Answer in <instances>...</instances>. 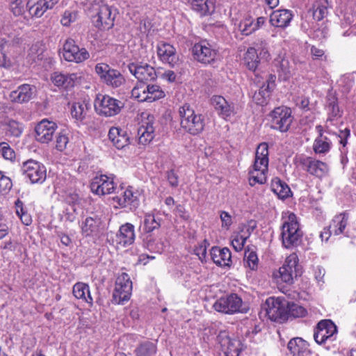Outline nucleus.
Wrapping results in <instances>:
<instances>
[{
	"label": "nucleus",
	"instance_id": "nucleus-7",
	"mask_svg": "<svg viewBox=\"0 0 356 356\" xmlns=\"http://www.w3.org/2000/svg\"><path fill=\"white\" fill-rule=\"evenodd\" d=\"M132 291V282L129 275L122 273L116 279L113 293V301L116 304L123 305L130 299Z\"/></svg>",
	"mask_w": 356,
	"mask_h": 356
},
{
	"label": "nucleus",
	"instance_id": "nucleus-31",
	"mask_svg": "<svg viewBox=\"0 0 356 356\" xmlns=\"http://www.w3.org/2000/svg\"><path fill=\"white\" fill-rule=\"evenodd\" d=\"M191 3L193 10L201 16L211 15L215 10L214 0H191Z\"/></svg>",
	"mask_w": 356,
	"mask_h": 356
},
{
	"label": "nucleus",
	"instance_id": "nucleus-12",
	"mask_svg": "<svg viewBox=\"0 0 356 356\" xmlns=\"http://www.w3.org/2000/svg\"><path fill=\"white\" fill-rule=\"evenodd\" d=\"M217 341L226 356H239L243 345L238 339L230 338L226 330H221L217 336Z\"/></svg>",
	"mask_w": 356,
	"mask_h": 356
},
{
	"label": "nucleus",
	"instance_id": "nucleus-4",
	"mask_svg": "<svg viewBox=\"0 0 356 356\" xmlns=\"http://www.w3.org/2000/svg\"><path fill=\"white\" fill-rule=\"evenodd\" d=\"M124 104L108 95L98 94L95 99L94 106L96 113L104 117L115 116L121 112Z\"/></svg>",
	"mask_w": 356,
	"mask_h": 356
},
{
	"label": "nucleus",
	"instance_id": "nucleus-63",
	"mask_svg": "<svg viewBox=\"0 0 356 356\" xmlns=\"http://www.w3.org/2000/svg\"><path fill=\"white\" fill-rule=\"evenodd\" d=\"M166 179L170 186L177 187L179 185V176L174 170L166 172Z\"/></svg>",
	"mask_w": 356,
	"mask_h": 356
},
{
	"label": "nucleus",
	"instance_id": "nucleus-3",
	"mask_svg": "<svg viewBox=\"0 0 356 356\" xmlns=\"http://www.w3.org/2000/svg\"><path fill=\"white\" fill-rule=\"evenodd\" d=\"M179 116L181 127L191 135L200 134L204 128V118L200 113H197L188 104L179 108Z\"/></svg>",
	"mask_w": 356,
	"mask_h": 356
},
{
	"label": "nucleus",
	"instance_id": "nucleus-27",
	"mask_svg": "<svg viewBox=\"0 0 356 356\" xmlns=\"http://www.w3.org/2000/svg\"><path fill=\"white\" fill-rule=\"evenodd\" d=\"M35 87L29 84H22L17 90H13L10 94V98L12 102L16 103H24L29 102L33 94Z\"/></svg>",
	"mask_w": 356,
	"mask_h": 356
},
{
	"label": "nucleus",
	"instance_id": "nucleus-10",
	"mask_svg": "<svg viewBox=\"0 0 356 356\" xmlns=\"http://www.w3.org/2000/svg\"><path fill=\"white\" fill-rule=\"evenodd\" d=\"M21 170L23 175L29 179L32 184L42 183L46 179V168L35 160L29 159L24 162Z\"/></svg>",
	"mask_w": 356,
	"mask_h": 356
},
{
	"label": "nucleus",
	"instance_id": "nucleus-29",
	"mask_svg": "<svg viewBox=\"0 0 356 356\" xmlns=\"http://www.w3.org/2000/svg\"><path fill=\"white\" fill-rule=\"evenodd\" d=\"M76 79L77 76L74 73L65 74L59 72L53 73L51 76V81L55 86L65 88L73 87Z\"/></svg>",
	"mask_w": 356,
	"mask_h": 356
},
{
	"label": "nucleus",
	"instance_id": "nucleus-46",
	"mask_svg": "<svg viewBox=\"0 0 356 356\" xmlns=\"http://www.w3.org/2000/svg\"><path fill=\"white\" fill-rule=\"evenodd\" d=\"M147 102H153L156 100L162 99L165 97V92L162 88L155 84H147Z\"/></svg>",
	"mask_w": 356,
	"mask_h": 356
},
{
	"label": "nucleus",
	"instance_id": "nucleus-59",
	"mask_svg": "<svg viewBox=\"0 0 356 356\" xmlns=\"http://www.w3.org/2000/svg\"><path fill=\"white\" fill-rule=\"evenodd\" d=\"M12 186L11 179L0 172V193H6L8 192L11 189Z\"/></svg>",
	"mask_w": 356,
	"mask_h": 356
},
{
	"label": "nucleus",
	"instance_id": "nucleus-35",
	"mask_svg": "<svg viewBox=\"0 0 356 356\" xmlns=\"http://www.w3.org/2000/svg\"><path fill=\"white\" fill-rule=\"evenodd\" d=\"M72 293L76 298L81 299L90 305H92L93 299L90 293L89 286L87 284L83 282L76 283L73 286Z\"/></svg>",
	"mask_w": 356,
	"mask_h": 356
},
{
	"label": "nucleus",
	"instance_id": "nucleus-2",
	"mask_svg": "<svg viewBox=\"0 0 356 356\" xmlns=\"http://www.w3.org/2000/svg\"><path fill=\"white\" fill-rule=\"evenodd\" d=\"M302 236L298 218L292 212H285L282 216L281 238L282 245L286 248L296 246Z\"/></svg>",
	"mask_w": 356,
	"mask_h": 356
},
{
	"label": "nucleus",
	"instance_id": "nucleus-18",
	"mask_svg": "<svg viewBox=\"0 0 356 356\" xmlns=\"http://www.w3.org/2000/svg\"><path fill=\"white\" fill-rule=\"evenodd\" d=\"M154 118L151 115H147V117L141 120L138 129L139 144L146 145L153 140L154 137Z\"/></svg>",
	"mask_w": 356,
	"mask_h": 356
},
{
	"label": "nucleus",
	"instance_id": "nucleus-30",
	"mask_svg": "<svg viewBox=\"0 0 356 356\" xmlns=\"http://www.w3.org/2000/svg\"><path fill=\"white\" fill-rule=\"evenodd\" d=\"M157 54L163 63L174 66L179 60L174 46H157Z\"/></svg>",
	"mask_w": 356,
	"mask_h": 356
},
{
	"label": "nucleus",
	"instance_id": "nucleus-32",
	"mask_svg": "<svg viewBox=\"0 0 356 356\" xmlns=\"http://www.w3.org/2000/svg\"><path fill=\"white\" fill-rule=\"evenodd\" d=\"M348 215L346 213H341L336 215L330 224L332 233L335 236H338L344 233L346 227L348 225Z\"/></svg>",
	"mask_w": 356,
	"mask_h": 356
},
{
	"label": "nucleus",
	"instance_id": "nucleus-8",
	"mask_svg": "<svg viewBox=\"0 0 356 356\" xmlns=\"http://www.w3.org/2000/svg\"><path fill=\"white\" fill-rule=\"evenodd\" d=\"M242 305V299L237 294L232 293L218 299L213 307L218 312L232 314L237 312H243Z\"/></svg>",
	"mask_w": 356,
	"mask_h": 356
},
{
	"label": "nucleus",
	"instance_id": "nucleus-6",
	"mask_svg": "<svg viewBox=\"0 0 356 356\" xmlns=\"http://www.w3.org/2000/svg\"><path fill=\"white\" fill-rule=\"evenodd\" d=\"M298 163L303 170L320 179L329 174L328 165L312 156H301L298 158Z\"/></svg>",
	"mask_w": 356,
	"mask_h": 356
},
{
	"label": "nucleus",
	"instance_id": "nucleus-54",
	"mask_svg": "<svg viewBox=\"0 0 356 356\" xmlns=\"http://www.w3.org/2000/svg\"><path fill=\"white\" fill-rule=\"evenodd\" d=\"M258 257L257 254L254 251H245L244 256V265L250 269L254 270L258 267Z\"/></svg>",
	"mask_w": 356,
	"mask_h": 356
},
{
	"label": "nucleus",
	"instance_id": "nucleus-38",
	"mask_svg": "<svg viewBox=\"0 0 356 356\" xmlns=\"http://www.w3.org/2000/svg\"><path fill=\"white\" fill-rule=\"evenodd\" d=\"M329 3L327 0H315L313 5V19L321 21L328 15Z\"/></svg>",
	"mask_w": 356,
	"mask_h": 356
},
{
	"label": "nucleus",
	"instance_id": "nucleus-21",
	"mask_svg": "<svg viewBox=\"0 0 356 356\" xmlns=\"http://www.w3.org/2000/svg\"><path fill=\"white\" fill-rule=\"evenodd\" d=\"M60 54L69 62L81 63L89 58L88 51L85 48H79V46H63Z\"/></svg>",
	"mask_w": 356,
	"mask_h": 356
},
{
	"label": "nucleus",
	"instance_id": "nucleus-51",
	"mask_svg": "<svg viewBox=\"0 0 356 356\" xmlns=\"http://www.w3.org/2000/svg\"><path fill=\"white\" fill-rule=\"evenodd\" d=\"M287 318L289 316L293 318H301L307 315V310L302 306L294 302L288 301L287 305Z\"/></svg>",
	"mask_w": 356,
	"mask_h": 356
},
{
	"label": "nucleus",
	"instance_id": "nucleus-56",
	"mask_svg": "<svg viewBox=\"0 0 356 356\" xmlns=\"http://www.w3.org/2000/svg\"><path fill=\"white\" fill-rule=\"evenodd\" d=\"M0 153L6 160L12 161L15 158V151L10 147L9 144L6 142L0 143Z\"/></svg>",
	"mask_w": 356,
	"mask_h": 356
},
{
	"label": "nucleus",
	"instance_id": "nucleus-22",
	"mask_svg": "<svg viewBox=\"0 0 356 356\" xmlns=\"http://www.w3.org/2000/svg\"><path fill=\"white\" fill-rule=\"evenodd\" d=\"M109 140L118 149H122L129 144V136L127 131L119 127H112L108 134Z\"/></svg>",
	"mask_w": 356,
	"mask_h": 356
},
{
	"label": "nucleus",
	"instance_id": "nucleus-13",
	"mask_svg": "<svg viewBox=\"0 0 356 356\" xmlns=\"http://www.w3.org/2000/svg\"><path fill=\"white\" fill-rule=\"evenodd\" d=\"M113 200L118 206L131 210L136 208L139 203L137 192L131 186L120 188L118 195L113 197Z\"/></svg>",
	"mask_w": 356,
	"mask_h": 356
},
{
	"label": "nucleus",
	"instance_id": "nucleus-44",
	"mask_svg": "<svg viewBox=\"0 0 356 356\" xmlns=\"http://www.w3.org/2000/svg\"><path fill=\"white\" fill-rule=\"evenodd\" d=\"M101 223L99 218L88 217L82 222L81 229L82 232L86 236L92 235L93 233L98 231V227Z\"/></svg>",
	"mask_w": 356,
	"mask_h": 356
},
{
	"label": "nucleus",
	"instance_id": "nucleus-62",
	"mask_svg": "<svg viewBox=\"0 0 356 356\" xmlns=\"http://www.w3.org/2000/svg\"><path fill=\"white\" fill-rule=\"evenodd\" d=\"M152 24L151 20L148 18L142 19L140 22L139 30L141 33L148 35L151 33Z\"/></svg>",
	"mask_w": 356,
	"mask_h": 356
},
{
	"label": "nucleus",
	"instance_id": "nucleus-15",
	"mask_svg": "<svg viewBox=\"0 0 356 356\" xmlns=\"http://www.w3.org/2000/svg\"><path fill=\"white\" fill-rule=\"evenodd\" d=\"M337 332V326L330 320H323L318 323L314 338L317 343L322 344L327 340L333 341Z\"/></svg>",
	"mask_w": 356,
	"mask_h": 356
},
{
	"label": "nucleus",
	"instance_id": "nucleus-14",
	"mask_svg": "<svg viewBox=\"0 0 356 356\" xmlns=\"http://www.w3.org/2000/svg\"><path fill=\"white\" fill-rule=\"evenodd\" d=\"M115 184L113 176L101 175L92 179L90 183L91 191L97 195H104L113 192Z\"/></svg>",
	"mask_w": 356,
	"mask_h": 356
},
{
	"label": "nucleus",
	"instance_id": "nucleus-40",
	"mask_svg": "<svg viewBox=\"0 0 356 356\" xmlns=\"http://www.w3.org/2000/svg\"><path fill=\"white\" fill-rule=\"evenodd\" d=\"M271 188L274 193H275L280 199L287 198L291 194V191L289 186L279 178H275L273 179Z\"/></svg>",
	"mask_w": 356,
	"mask_h": 356
},
{
	"label": "nucleus",
	"instance_id": "nucleus-42",
	"mask_svg": "<svg viewBox=\"0 0 356 356\" xmlns=\"http://www.w3.org/2000/svg\"><path fill=\"white\" fill-rule=\"evenodd\" d=\"M259 49L254 47H250L248 49L245 56L244 61L247 67L252 71H254L259 63V56L258 54Z\"/></svg>",
	"mask_w": 356,
	"mask_h": 356
},
{
	"label": "nucleus",
	"instance_id": "nucleus-39",
	"mask_svg": "<svg viewBox=\"0 0 356 356\" xmlns=\"http://www.w3.org/2000/svg\"><path fill=\"white\" fill-rule=\"evenodd\" d=\"M156 352V343L150 341H145L139 343L134 350L136 356H155Z\"/></svg>",
	"mask_w": 356,
	"mask_h": 356
},
{
	"label": "nucleus",
	"instance_id": "nucleus-34",
	"mask_svg": "<svg viewBox=\"0 0 356 356\" xmlns=\"http://www.w3.org/2000/svg\"><path fill=\"white\" fill-rule=\"evenodd\" d=\"M274 63L277 67L279 77L283 80L289 79L292 75L293 68L289 60L280 56L277 58L275 59Z\"/></svg>",
	"mask_w": 356,
	"mask_h": 356
},
{
	"label": "nucleus",
	"instance_id": "nucleus-36",
	"mask_svg": "<svg viewBox=\"0 0 356 356\" xmlns=\"http://www.w3.org/2000/svg\"><path fill=\"white\" fill-rule=\"evenodd\" d=\"M26 8L30 15L35 17H42L47 10H50L43 0H29Z\"/></svg>",
	"mask_w": 356,
	"mask_h": 356
},
{
	"label": "nucleus",
	"instance_id": "nucleus-20",
	"mask_svg": "<svg viewBox=\"0 0 356 356\" xmlns=\"http://www.w3.org/2000/svg\"><path fill=\"white\" fill-rule=\"evenodd\" d=\"M129 70L139 82L141 83L153 81L157 76L154 68L147 64L137 65L131 63L129 65Z\"/></svg>",
	"mask_w": 356,
	"mask_h": 356
},
{
	"label": "nucleus",
	"instance_id": "nucleus-19",
	"mask_svg": "<svg viewBox=\"0 0 356 356\" xmlns=\"http://www.w3.org/2000/svg\"><path fill=\"white\" fill-rule=\"evenodd\" d=\"M211 102L218 115L226 120L235 114L234 104L228 102L221 95H213Z\"/></svg>",
	"mask_w": 356,
	"mask_h": 356
},
{
	"label": "nucleus",
	"instance_id": "nucleus-49",
	"mask_svg": "<svg viewBox=\"0 0 356 356\" xmlns=\"http://www.w3.org/2000/svg\"><path fill=\"white\" fill-rule=\"evenodd\" d=\"M147 84L141 82L138 83L131 90L132 97L138 102H147V97H148L147 95Z\"/></svg>",
	"mask_w": 356,
	"mask_h": 356
},
{
	"label": "nucleus",
	"instance_id": "nucleus-64",
	"mask_svg": "<svg viewBox=\"0 0 356 356\" xmlns=\"http://www.w3.org/2000/svg\"><path fill=\"white\" fill-rule=\"evenodd\" d=\"M220 217L222 221V226L228 229L232 224V216L227 212L222 211Z\"/></svg>",
	"mask_w": 356,
	"mask_h": 356
},
{
	"label": "nucleus",
	"instance_id": "nucleus-45",
	"mask_svg": "<svg viewBox=\"0 0 356 356\" xmlns=\"http://www.w3.org/2000/svg\"><path fill=\"white\" fill-rule=\"evenodd\" d=\"M250 235L248 229H247L246 231L242 229L240 232L236 233L232 236V245L236 252L241 251L243 249L244 245Z\"/></svg>",
	"mask_w": 356,
	"mask_h": 356
},
{
	"label": "nucleus",
	"instance_id": "nucleus-26",
	"mask_svg": "<svg viewBox=\"0 0 356 356\" xmlns=\"http://www.w3.org/2000/svg\"><path fill=\"white\" fill-rule=\"evenodd\" d=\"M192 54L194 58L202 63H210L216 56V50L211 46H193Z\"/></svg>",
	"mask_w": 356,
	"mask_h": 356
},
{
	"label": "nucleus",
	"instance_id": "nucleus-53",
	"mask_svg": "<svg viewBox=\"0 0 356 356\" xmlns=\"http://www.w3.org/2000/svg\"><path fill=\"white\" fill-rule=\"evenodd\" d=\"M161 226L160 219L156 218L154 214L147 213L144 219V229L147 232H152Z\"/></svg>",
	"mask_w": 356,
	"mask_h": 356
},
{
	"label": "nucleus",
	"instance_id": "nucleus-28",
	"mask_svg": "<svg viewBox=\"0 0 356 356\" xmlns=\"http://www.w3.org/2000/svg\"><path fill=\"white\" fill-rule=\"evenodd\" d=\"M211 257L213 261L219 266H228L232 261L231 252L227 248L213 247L211 250Z\"/></svg>",
	"mask_w": 356,
	"mask_h": 356
},
{
	"label": "nucleus",
	"instance_id": "nucleus-1",
	"mask_svg": "<svg viewBox=\"0 0 356 356\" xmlns=\"http://www.w3.org/2000/svg\"><path fill=\"white\" fill-rule=\"evenodd\" d=\"M268 161V146L267 143H262L257 148L254 163L249 170L250 185L253 186L256 184L266 183Z\"/></svg>",
	"mask_w": 356,
	"mask_h": 356
},
{
	"label": "nucleus",
	"instance_id": "nucleus-52",
	"mask_svg": "<svg viewBox=\"0 0 356 356\" xmlns=\"http://www.w3.org/2000/svg\"><path fill=\"white\" fill-rule=\"evenodd\" d=\"M298 261L299 259L297 254L292 253L286 257L282 267H285L287 270H291V272L295 273V277H297L300 274Z\"/></svg>",
	"mask_w": 356,
	"mask_h": 356
},
{
	"label": "nucleus",
	"instance_id": "nucleus-11",
	"mask_svg": "<svg viewBox=\"0 0 356 356\" xmlns=\"http://www.w3.org/2000/svg\"><path fill=\"white\" fill-rule=\"evenodd\" d=\"M95 3L97 6V14L92 17V22L94 25L101 30H108L114 25L115 16L112 13L111 7L106 4L101 3Z\"/></svg>",
	"mask_w": 356,
	"mask_h": 356
},
{
	"label": "nucleus",
	"instance_id": "nucleus-23",
	"mask_svg": "<svg viewBox=\"0 0 356 356\" xmlns=\"http://www.w3.org/2000/svg\"><path fill=\"white\" fill-rule=\"evenodd\" d=\"M293 19L292 11L287 9H279L274 10L270 16V22L277 28L288 26Z\"/></svg>",
	"mask_w": 356,
	"mask_h": 356
},
{
	"label": "nucleus",
	"instance_id": "nucleus-41",
	"mask_svg": "<svg viewBox=\"0 0 356 356\" xmlns=\"http://www.w3.org/2000/svg\"><path fill=\"white\" fill-rule=\"evenodd\" d=\"M332 147L331 140L325 136H318L314 141L313 150L316 154H325Z\"/></svg>",
	"mask_w": 356,
	"mask_h": 356
},
{
	"label": "nucleus",
	"instance_id": "nucleus-33",
	"mask_svg": "<svg viewBox=\"0 0 356 356\" xmlns=\"http://www.w3.org/2000/svg\"><path fill=\"white\" fill-rule=\"evenodd\" d=\"M327 119L326 124L332 122L334 120V118L341 116V112L337 104V98L332 95H330L327 98ZM325 131L330 133L328 130V125H325Z\"/></svg>",
	"mask_w": 356,
	"mask_h": 356
},
{
	"label": "nucleus",
	"instance_id": "nucleus-5",
	"mask_svg": "<svg viewBox=\"0 0 356 356\" xmlns=\"http://www.w3.org/2000/svg\"><path fill=\"white\" fill-rule=\"evenodd\" d=\"M287 305L288 300L284 298H268L266 301V310L269 319L279 323L286 321Z\"/></svg>",
	"mask_w": 356,
	"mask_h": 356
},
{
	"label": "nucleus",
	"instance_id": "nucleus-47",
	"mask_svg": "<svg viewBox=\"0 0 356 356\" xmlns=\"http://www.w3.org/2000/svg\"><path fill=\"white\" fill-rule=\"evenodd\" d=\"M15 213L20 218L22 222L25 225H29L32 222L31 216L28 213L26 209L24 207V203L19 199L15 202Z\"/></svg>",
	"mask_w": 356,
	"mask_h": 356
},
{
	"label": "nucleus",
	"instance_id": "nucleus-25",
	"mask_svg": "<svg viewBox=\"0 0 356 356\" xmlns=\"http://www.w3.org/2000/svg\"><path fill=\"white\" fill-rule=\"evenodd\" d=\"M287 348L293 356H310L311 355L309 343L300 337L291 339L288 343Z\"/></svg>",
	"mask_w": 356,
	"mask_h": 356
},
{
	"label": "nucleus",
	"instance_id": "nucleus-61",
	"mask_svg": "<svg viewBox=\"0 0 356 356\" xmlns=\"http://www.w3.org/2000/svg\"><path fill=\"white\" fill-rule=\"evenodd\" d=\"M111 70L110 66L106 63H98L95 66V72L99 76L102 81H104Z\"/></svg>",
	"mask_w": 356,
	"mask_h": 356
},
{
	"label": "nucleus",
	"instance_id": "nucleus-60",
	"mask_svg": "<svg viewBox=\"0 0 356 356\" xmlns=\"http://www.w3.org/2000/svg\"><path fill=\"white\" fill-rule=\"evenodd\" d=\"M76 12L66 10L60 19V22L63 26H68L71 23L76 21Z\"/></svg>",
	"mask_w": 356,
	"mask_h": 356
},
{
	"label": "nucleus",
	"instance_id": "nucleus-17",
	"mask_svg": "<svg viewBox=\"0 0 356 356\" xmlns=\"http://www.w3.org/2000/svg\"><path fill=\"white\" fill-rule=\"evenodd\" d=\"M135 238V227L131 223L127 222L121 225L115 238L117 248H125L133 244Z\"/></svg>",
	"mask_w": 356,
	"mask_h": 356
},
{
	"label": "nucleus",
	"instance_id": "nucleus-37",
	"mask_svg": "<svg viewBox=\"0 0 356 356\" xmlns=\"http://www.w3.org/2000/svg\"><path fill=\"white\" fill-rule=\"evenodd\" d=\"M271 83H268V85L263 86L259 90V92H255L253 95V100L256 104L259 105H264L267 104L268 99L270 96V90L273 88L274 86V81L275 80V76H270Z\"/></svg>",
	"mask_w": 356,
	"mask_h": 356
},
{
	"label": "nucleus",
	"instance_id": "nucleus-48",
	"mask_svg": "<svg viewBox=\"0 0 356 356\" xmlns=\"http://www.w3.org/2000/svg\"><path fill=\"white\" fill-rule=\"evenodd\" d=\"M294 276L295 273L291 272V270H287L285 267H280L279 270L273 274V277L277 283L282 282L288 284L293 283Z\"/></svg>",
	"mask_w": 356,
	"mask_h": 356
},
{
	"label": "nucleus",
	"instance_id": "nucleus-57",
	"mask_svg": "<svg viewBox=\"0 0 356 356\" xmlns=\"http://www.w3.org/2000/svg\"><path fill=\"white\" fill-rule=\"evenodd\" d=\"M239 31L242 35H248L254 32L253 29V20L250 18H247L240 22L238 26Z\"/></svg>",
	"mask_w": 356,
	"mask_h": 356
},
{
	"label": "nucleus",
	"instance_id": "nucleus-55",
	"mask_svg": "<svg viewBox=\"0 0 356 356\" xmlns=\"http://www.w3.org/2000/svg\"><path fill=\"white\" fill-rule=\"evenodd\" d=\"M69 143V138L65 131H60L56 137V148L62 152L66 149Z\"/></svg>",
	"mask_w": 356,
	"mask_h": 356
},
{
	"label": "nucleus",
	"instance_id": "nucleus-58",
	"mask_svg": "<svg viewBox=\"0 0 356 356\" xmlns=\"http://www.w3.org/2000/svg\"><path fill=\"white\" fill-rule=\"evenodd\" d=\"M10 8L15 16L22 15L24 12V3L23 0H10Z\"/></svg>",
	"mask_w": 356,
	"mask_h": 356
},
{
	"label": "nucleus",
	"instance_id": "nucleus-16",
	"mask_svg": "<svg viewBox=\"0 0 356 356\" xmlns=\"http://www.w3.org/2000/svg\"><path fill=\"white\" fill-rule=\"evenodd\" d=\"M57 129V124L52 121L44 119L35 127V138L41 143H49L51 141Z\"/></svg>",
	"mask_w": 356,
	"mask_h": 356
},
{
	"label": "nucleus",
	"instance_id": "nucleus-24",
	"mask_svg": "<svg viewBox=\"0 0 356 356\" xmlns=\"http://www.w3.org/2000/svg\"><path fill=\"white\" fill-rule=\"evenodd\" d=\"M90 108V104L88 99L78 100L74 102L71 107L72 117L77 122L83 123L88 116Z\"/></svg>",
	"mask_w": 356,
	"mask_h": 356
},
{
	"label": "nucleus",
	"instance_id": "nucleus-9",
	"mask_svg": "<svg viewBox=\"0 0 356 356\" xmlns=\"http://www.w3.org/2000/svg\"><path fill=\"white\" fill-rule=\"evenodd\" d=\"M270 117L271 127L281 132L287 131L293 122L291 111L285 106L275 108L270 113Z\"/></svg>",
	"mask_w": 356,
	"mask_h": 356
},
{
	"label": "nucleus",
	"instance_id": "nucleus-50",
	"mask_svg": "<svg viewBox=\"0 0 356 356\" xmlns=\"http://www.w3.org/2000/svg\"><path fill=\"white\" fill-rule=\"evenodd\" d=\"M24 129V126L22 123L14 120H9L6 122V134L8 136L19 137Z\"/></svg>",
	"mask_w": 356,
	"mask_h": 356
},
{
	"label": "nucleus",
	"instance_id": "nucleus-43",
	"mask_svg": "<svg viewBox=\"0 0 356 356\" xmlns=\"http://www.w3.org/2000/svg\"><path fill=\"white\" fill-rule=\"evenodd\" d=\"M103 82L108 86L118 88L125 83V79L119 71L112 69Z\"/></svg>",
	"mask_w": 356,
	"mask_h": 356
}]
</instances>
